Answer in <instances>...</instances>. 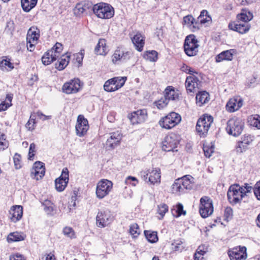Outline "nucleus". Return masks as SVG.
<instances>
[{
	"instance_id": "17",
	"label": "nucleus",
	"mask_w": 260,
	"mask_h": 260,
	"mask_svg": "<svg viewBox=\"0 0 260 260\" xmlns=\"http://www.w3.org/2000/svg\"><path fill=\"white\" fill-rule=\"evenodd\" d=\"M89 129L88 122L83 115H79L76 125V134L79 137L84 136Z\"/></svg>"
},
{
	"instance_id": "38",
	"label": "nucleus",
	"mask_w": 260,
	"mask_h": 260,
	"mask_svg": "<svg viewBox=\"0 0 260 260\" xmlns=\"http://www.w3.org/2000/svg\"><path fill=\"white\" fill-rule=\"evenodd\" d=\"M182 181L179 179H176L172 185V191L174 193L183 192V188L181 186L180 182Z\"/></svg>"
},
{
	"instance_id": "20",
	"label": "nucleus",
	"mask_w": 260,
	"mask_h": 260,
	"mask_svg": "<svg viewBox=\"0 0 260 260\" xmlns=\"http://www.w3.org/2000/svg\"><path fill=\"white\" fill-rule=\"evenodd\" d=\"M229 257L231 260H244L247 258L246 248L245 246L229 250Z\"/></svg>"
},
{
	"instance_id": "46",
	"label": "nucleus",
	"mask_w": 260,
	"mask_h": 260,
	"mask_svg": "<svg viewBox=\"0 0 260 260\" xmlns=\"http://www.w3.org/2000/svg\"><path fill=\"white\" fill-rule=\"evenodd\" d=\"M172 249L174 251H181V250L184 248V247L182 245V242L179 239L174 240L172 244Z\"/></svg>"
},
{
	"instance_id": "27",
	"label": "nucleus",
	"mask_w": 260,
	"mask_h": 260,
	"mask_svg": "<svg viewBox=\"0 0 260 260\" xmlns=\"http://www.w3.org/2000/svg\"><path fill=\"white\" fill-rule=\"evenodd\" d=\"M56 59V54H53V51H48L42 57V63L48 65Z\"/></svg>"
},
{
	"instance_id": "52",
	"label": "nucleus",
	"mask_w": 260,
	"mask_h": 260,
	"mask_svg": "<svg viewBox=\"0 0 260 260\" xmlns=\"http://www.w3.org/2000/svg\"><path fill=\"white\" fill-rule=\"evenodd\" d=\"M36 152V145L35 143H31L29 148L28 157V159L30 160H32L34 157L35 155Z\"/></svg>"
},
{
	"instance_id": "6",
	"label": "nucleus",
	"mask_w": 260,
	"mask_h": 260,
	"mask_svg": "<svg viewBox=\"0 0 260 260\" xmlns=\"http://www.w3.org/2000/svg\"><path fill=\"white\" fill-rule=\"evenodd\" d=\"M180 115L174 112H172L166 116L161 118L159 124L161 127L166 129H171L181 121Z\"/></svg>"
},
{
	"instance_id": "24",
	"label": "nucleus",
	"mask_w": 260,
	"mask_h": 260,
	"mask_svg": "<svg viewBox=\"0 0 260 260\" xmlns=\"http://www.w3.org/2000/svg\"><path fill=\"white\" fill-rule=\"evenodd\" d=\"M132 42L138 51L141 52L143 50L145 44V38L140 33H137L134 36Z\"/></svg>"
},
{
	"instance_id": "63",
	"label": "nucleus",
	"mask_w": 260,
	"mask_h": 260,
	"mask_svg": "<svg viewBox=\"0 0 260 260\" xmlns=\"http://www.w3.org/2000/svg\"><path fill=\"white\" fill-rule=\"evenodd\" d=\"M12 103H9L6 102V101H3L0 104V112L6 111L12 106Z\"/></svg>"
},
{
	"instance_id": "2",
	"label": "nucleus",
	"mask_w": 260,
	"mask_h": 260,
	"mask_svg": "<svg viewBox=\"0 0 260 260\" xmlns=\"http://www.w3.org/2000/svg\"><path fill=\"white\" fill-rule=\"evenodd\" d=\"M213 121V118L211 115L204 114L201 116L197 122L196 129L200 137L205 138L207 136L208 132Z\"/></svg>"
},
{
	"instance_id": "4",
	"label": "nucleus",
	"mask_w": 260,
	"mask_h": 260,
	"mask_svg": "<svg viewBox=\"0 0 260 260\" xmlns=\"http://www.w3.org/2000/svg\"><path fill=\"white\" fill-rule=\"evenodd\" d=\"M198 41L194 35L187 36L184 43V50L186 54L188 56H193L198 52Z\"/></svg>"
},
{
	"instance_id": "36",
	"label": "nucleus",
	"mask_w": 260,
	"mask_h": 260,
	"mask_svg": "<svg viewBox=\"0 0 260 260\" xmlns=\"http://www.w3.org/2000/svg\"><path fill=\"white\" fill-rule=\"evenodd\" d=\"M144 57L150 61L155 62L158 59V53L155 50L147 51L144 55Z\"/></svg>"
},
{
	"instance_id": "18",
	"label": "nucleus",
	"mask_w": 260,
	"mask_h": 260,
	"mask_svg": "<svg viewBox=\"0 0 260 260\" xmlns=\"http://www.w3.org/2000/svg\"><path fill=\"white\" fill-rule=\"evenodd\" d=\"M96 225L99 227H105L113 220V217L109 211L98 212L96 217Z\"/></svg>"
},
{
	"instance_id": "9",
	"label": "nucleus",
	"mask_w": 260,
	"mask_h": 260,
	"mask_svg": "<svg viewBox=\"0 0 260 260\" xmlns=\"http://www.w3.org/2000/svg\"><path fill=\"white\" fill-rule=\"evenodd\" d=\"M113 183L111 181L103 179L99 181L96 185V195L98 199H102L108 195L112 188Z\"/></svg>"
},
{
	"instance_id": "29",
	"label": "nucleus",
	"mask_w": 260,
	"mask_h": 260,
	"mask_svg": "<svg viewBox=\"0 0 260 260\" xmlns=\"http://www.w3.org/2000/svg\"><path fill=\"white\" fill-rule=\"evenodd\" d=\"M182 181L180 182L181 186H182L183 190L185 189H191L193 186V183L191 181V179L193 180V178L190 176H185L181 178H179Z\"/></svg>"
},
{
	"instance_id": "7",
	"label": "nucleus",
	"mask_w": 260,
	"mask_h": 260,
	"mask_svg": "<svg viewBox=\"0 0 260 260\" xmlns=\"http://www.w3.org/2000/svg\"><path fill=\"white\" fill-rule=\"evenodd\" d=\"M213 212L212 200L207 196H204L200 199L199 212L202 217L205 218L211 215Z\"/></svg>"
},
{
	"instance_id": "47",
	"label": "nucleus",
	"mask_w": 260,
	"mask_h": 260,
	"mask_svg": "<svg viewBox=\"0 0 260 260\" xmlns=\"http://www.w3.org/2000/svg\"><path fill=\"white\" fill-rule=\"evenodd\" d=\"M225 60H228V50L221 52L215 57V60L217 62H219Z\"/></svg>"
},
{
	"instance_id": "48",
	"label": "nucleus",
	"mask_w": 260,
	"mask_h": 260,
	"mask_svg": "<svg viewBox=\"0 0 260 260\" xmlns=\"http://www.w3.org/2000/svg\"><path fill=\"white\" fill-rule=\"evenodd\" d=\"M21 155L16 153L14 156L13 159H14V163L15 168L16 169H19L21 168Z\"/></svg>"
},
{
	"instance_id": "45",
	"label": "nucleus",
	"mask_w": 260,
	"mask_h": 260,
	"mask_svg": "<svg viewBox=\"0 0 260 260\" xmlns=\"http://www.w3.org/2000/svg\"><path fill=\"white\" fill-rule=\"evenodd\" d=\"M236 151L238 153H242L248 149V146L243 143L242 141H239L235 147Z\"/></svg>"
},
{
	"instance_id": "35",
	"label": "nucleus",
	"mask_w": 260,
	"mask_h": 260,
	"mask_svg": "<svg viewBox=\"0 0 260 260\" xmlns=\"http://www.w3.org/2000/svg\"><path fill=\"white\" fill-rule=\"evenodd\" d=\"M214 145L212 143L204 144L203 149L206 157L209 158L214 151Z\"/></svg>"
},
{
	"instance_id": "50",
	"label": "nucleus",
	"mask_w": 260,
	"mask_h": 260,
	"mask_svg": "<svg viewBox=\"0 0 260 260\" xmlns=\"http://www.w3.org/2000/svg\"><path fill=\"white\" fill-rule=\"evenodd\" d=\"M64 235L70 238H75V234L74 230L70 227H65L63 230Z\"/></svg>"
},
{
	"instance_id": "59",
	"label": "nucleus",
	"mask_w": 260,
	"mask_h": 260,
	"mask_svg": "<svg viewBox=\"0 0 260 260\" xmlns=\"http://www.w3.org/2000/svg\"><path fill=\"white\" fill-rule=\"evenodd\" d=\"M62 44L60 43H56L50 51H53V54L60 53L62 50Z\"/></svg>"
},
{
	"instance_id": "39",
	"label": "nucleus",
	"mask_w": 260,
	"mask_h": 260,
	"mask_svg": "<svg viewBox=\"0 0 260 260\" xmlns=\"http://www.w3.org/2000/svg\"><path fill=\"white\" fill-rule=\"evenodd\" d=\"M127 78L126 77H115L113 78V80L115 81V86L116 87V89H119L121 87H122L126 80Z\"/></svg>"
},
{
	"instance_id": "30",
	"label": "nucleus",
	"mask_w": 260,
	"mask_h": 260,
	"mask_svg": "<svg viewBox=\"0 0 260 260\" xmlns=\"http://www.w3.org/2000/svg\"><path fill=\"white\" fill-rule=\"evenodd\" d=\"M172 215L175 217H178L181 215H185L186 213V211L183 210V206L182 204L178 203L175 206L171 209Z\"/></svg>"
},
{
	"instance_id": "31",
	"label": "nucleus",
	"mask_w": 260,
	"mask_h": 260,
	"mask_svg": "<svg viewBox=\"0 0 260 260\" xmlns=\"http://www.w3.org/2000/svg\"><path fill=\"white\" fill-rule=\"evenodd\" d=\"M160 170L159 171L152 170L149 172V176L148 177V181L151 184H154L155 183L160 182Z\"/></svg>"
},
{
	"instance_id": "1",
	"label": "nucleus",
	"mask_w": 260,
	"mask_h": 260,
	"mask_svg": "<svg viewBox=\"0 0 260 260\" xmlns=\"http://www.w3.org/2000/svg\"><path fill=\"white\" fill-rule=\"evenodd\" d=\"M237 22L229 24V28L241 34H246L251 27L248 22L253 18L252 13L248 10H242L241 13L237 15Z\"/></svg>"
},
{
	"instance_id": "5",
	"label": "nucleus",
	"mask_w": 260,
	"mask_h": 260,
	"mask_svg": "<svg viewBox=\"0 0 260 260\" xmlns=\"http://www.w3.org/2000/svg\"><path fill=\"white\" fill-rule=\"evenodd\" d=\"M180 140L179 136L175 133L167 135L162 142V150L167 152L177 151V150L175 149L179 144Z\"/></svg>"
},
{
	"instance_id": "44",
	"label": "nucleus",
	"mask_w": 260,
	"mask_h": 260,
	"mask_svg": "<svg viewBox=\"0 0 260 260\" xmlns=\"http://www.w3.org/2000/svg\"><path fill=\"white\" fill-rule=\"evenodd\" d=\"M155 103L158 109H161L167 106L169 103V101L165 96H164V98H162L160 100L155 102Z\"/></svg>"
},
{
	"instance_id": "25",
	"label": "nucleus",
	"mask_w": 260,
	"mask_h": 260,
	"mask_svg": "<svg viewBox=\"0 0 260 260\" xmlns=\"http://www.w3.org/2000/svg\"><path fill=\"white\" fill-rule=\"evenodd\" d=\"M70 58V53H67L66 55L61 56L60 60L55 63V68L59 71L63 70L69 64Z\"/></svg>"
},
{
	"instance_id": "49",
	"label": "nucleus",
	"mask_w": 260,
	"mask_h": 260,
	"mask_svg": "<svg viewBox=\"0 0 260 260\" xmlns=\"http://www.w3.org/2000/svg\"><path fill=\"white\" fill-rule=\"evenodd\" d=\"M181 70L182 71L187 74H190V76L194 75V74L197 75L198 74L197 72L185 64H183V66L181 67Z\"/></svg>"
},
{
	"instance_id": "34",
	"label": "nucleus",
	"mask_w": 260,
	"mask_h": 260,
	"mask_svg": "<svg viewBox=\"0 0 260 260\" xmlns=\"http://www.w3.org/2000/svg\"><path fill=\"white\" fill-rule=\"evenodd\" d=\"M144 234L148 241L152 243L156 242L158 240L157 232L150 231H145Z\"/></svg>"
},
{
	"instance_id": "53",
	"label": "nucleus",
	"mask_w": 260,
	"mask_h": 260,
	"mask_svg": "<svg viewBox=\"0 0 260 260\" xmlns=\"http://www.w3.org/2000/svg\"><path fill=\"white\" fill-rule=\"evenodd\" d=\"M241 140V141H243V143L248 146L253 141L254 136L250 135H245L243 137H242Z\"/></svg>"
},
{
	"instance_id": "26",
	"label": "nucleus",
	"mask_w": 260,
	"mask_h": 260,
	"mask_svg": "<svg viewBox=\"0 0 260 260\" xmlns=\"http://www.w3.org/2000/svg\"><path fill=\"white\" fill-rule=\"evenodd\" d=\"M196 103L199 106H202L204 104L209 101V93L206 91H199L196 94Z\"/></svg>"
},
{
	"instance_id": "57",
	"label": "nucleus",
	"mask_w": 260,
	"mask_h": 260,
	"mask_svg": "<svg viewBox=\"0 0 260 260\" xmlns=\"http://www.w3.org/2000/svg\"><path fill=\"white\" fill-rule=\"evenodd\" d=\"M32 169H36L38 171H42V170H43L45 171V164L41 161H37L34 164Z\"/></svg>"
},
{
	"instance_id": "10",
	"label": "nucleus",
	"mask_w": 260,
	"mask_h": 260,
	"mask_svg": "<svg viewBox=\"0 0 260 260\" xmlns=\"http://www.w3.org/2000/svg\"><path fill=\"white\" fill-rule=\"evenodd\" d=\"M202 86V82L196 75L189 76L186 77L185 87L188 94L194 93Z\"/></svg>"
},
{
	"instance_id": "3",
	"label": "nucleus",
	"mask_w": 260,
	"mask_h": 260,
	"mask_svg": "<svg viewBox=\"0 0 260 260\" xmlns=\"http://www.w3.org/2000/svg\"><path fill=\"white\" fill-rule=\"evenodd\" d=\"M92 10L97 17L102 19H110L114 15L113 8L106 3H101L94 5Z\"/></svg>"
},
{
	"instance_id": "55",
	"label": "nucleus",
	"mask_w": 260,
	"mask_h": 260,
	"mask_svg": "<svg viewBox=\"0 0 260 260\" xmlns=\"http://www.w3.org/2000/svg\"><path fill=\"white\" fill-rule=\"evenodd\" d=\"M15 30V24L13 21L10 20L7 22V25L5 28V30L10 32L11 34Z\"/></svg>"
},
{
	"instance_id": "14",
	"label": "nucleus",
	"mask_w": 260,
	"mask_h": 260,
	"mask_svg": "<svg viewBox=\"0 0 260 260\" xmlns=\"http://www.w3.org/2000/svg\"><path fill=\"white\" fill-rule=\"evenodd\" d=\"M131 57V52L125 51L120 47H117L112 56V61L116 64L119 62H124L129 60Z\"/></svg>"
},
{
	"instance_id": "64",
	"label": "nucleus",
	"mask_w": 260,
	"mask_h": 260,
	"mask_svg": "<svg viewBox=\"0 0 260 260\" xmlns=\"http://www.w3.org/2000/svg\"><path fill=\"white\" fill-rule=\"evenodd\" d=\"M10 260H26L24 256L18 253L10 255Z\"/></svg>"
},
{
	"instance_id": "58",
	"label": "nucleus",
	"mask_w": 260,
	"mask_h": 260,
	"mask_svg": "<svg viewBox=\"0 0 260 260\" xmlns=\"http://www.w3.org/2000/svg\"><path fill=\"white\" fill-rule=\"evenodd\" d=\"M242 187L244 197L247 196V193L251 192L252 190L253 191V187L247 183H245L244 186Z\"/></svg>"
},
{
	"instance_id": "28",
	"label": "nucleus",
	"mask_w": 260,
	"mask_h": 260,
	"mask_svg": "<svg viewBox=\"0 0 260 260\" xmlns=\"http://www.w3.org/2000/svg\"><path fill=\"white\" fill-rule=\"evenodd\" d=\"M95 53L98 55H106V40L104 39H100L94 49Z\"/></svg>"
},
{
	"instance_id": "16",
	"label": "nucleus",
	"mask_w": 260,
	"mask_h": 260,
	"mask_svg": "<svg viewBox=\"0 0 260 260\" xmlns=\"http://www.w3.org/2000/svg\"><path fill=\"white\" fill-rule=\"evenodd\" d=\"M69 171L67 168L62 169L59 177L55 180V188L58 191H62L69 182Z\"/></svg>"
},
{
	"instance_id": "8",
	"label": "nucleus",
	"mask_w": 260,
	"mask_h": 260,
	"mask_svg": "<svg viewBox=\"0 0 260 260\" xmlns=\"http://www.w3.org/2000/svg\"><path fill=\"white\" fill-rule=\"evenodd\" d=\"M244 197L242 187L238 184L231 185L229 188V201L231 204L240 203Z\"/></svg>"
},
{
	"instance_id": "61",
	"label": "nucleus",
	"mask_w": 260,
	"mask_h": 260,
	"mask_svg": "<svg viewBox=\"0 0 260 260\" xmlns=\"http://www.w3.org/2000/svg\"><path fill=\"white\" fill-rule=\"evenodd\" d=\"M31 0H28L27 1V4H28V6H27V5H24V2H23V0H21V7H22V8L23 9V10L24 11V12H29L32 9H33L34 8H30V7H31Z\"/></svg>"
},
{
	"instance_id": "21",
	"label": "nucleus",
	"mask_w": 260,
	"mask_h": 260,
	"mask_svg": "<svg viewBox=\"0 0 260 260\" xmlns=\"http://www.w3.org/2000/svg\"><path fill=\"white\" fill-rule=\"evenodd\" d=\"M180 93L178 90H175L172 86H168L165 90V96L169 101L179 100Z\"/></svg>"
},
{
	"instance_id": "12",
	"label": "nucleus",
	"mask_w": 260,
	"mask_h": 260,
	"mask_svg": "<svg viewBox=\"0 0 260 260\" xmlns=\"http://www.w3.org/2000/svg\"><path fill=\"white\" fill-rule=\"evenodd\" d=\"M81 88V81L78 78H74L64 83L62 91L66 94L78 92Z\"/></svg>"
},
{
	"instance_id": "33",
	"label": "nucleus",
	"mask_w": 260,
	"mask_h": 260,
	"mask_svg": "<svg viewBox=\"0 0 260 260\" xmlns=\"http://www.w3.org/2000/svg\"><path fill=\"white\" fill-rule=\"evenodd\" d=\"M24 239L25 236L18 232L10 233L8 237L9 242H18L23 241Z\"/></svg>"
},
{
	"instance_id": "13",
	"label": "nucleus",
	"mask_w": 260,
	"mask_h": 260,
	"mask_svg": "<svg viewBox=\"0 0 260 260\" xmlns=\"http://www.w3.org/2000/svg\"><path fill=\"white\" fill-rule=\"evenodd\" d=\"M110 137L106 141V147L108 150H112L119 146L123 135L121 131H116L110 133Z\"/></svg>"
},
{
	"instance_id": "42",
	"label": "nucleus",
	"mask_w": 260,
	"mask_h": 260,
	"mask_svg": "<svg viewBox=\"0 0 260 260\" xmlns=\"http://www.w3.org/2000/svg\"><path fill=\"white\" fill-rule=\"evenodd\" d=\"M129 233L133 238L137 237L140 234V229L139 225L137 223H134L130 225Z\"/></svg>"
},
{
	"instance_id": "51",
	"label": "nucleus",
	"mask_w": 260,
	"mask_h": 260,
	"mask_svg": "<svg viewBox=\"0 0 260 260\" xmlns=\"http://www.w3.org/2000/svg\"><path fill=\"white\" fill-rule=\"evenodd\" d=\"M8 67L10 70H12L14 68V66L13 64L10 62V60L7 59H3L0 62V68L3 70L4 68H6Z\"/></svg>"
},
{
	"instance_id": "23",
	"label": "nucleus",
	"mask_w": 260,
	"mask_h": 260,
	"mask_svg": "<svg viewBox=\"0 0 260 260\" xmlns=\"http://www.w3.org/2000/svg\"><path fill=\"white\" fill-rule=\"evenodd\" d=\"M10 214H11L10 217L11 221L14 222H17L22 218L23 215L22 207L20 205L13 206L10 211Z\"/></svg>"
},
{
	"instance_id": "60",
	"label": "nucleus",
	"mask_w": 260,
	"mask_h": 260,
	"mask_svg": "<svg viewBox=\"0 0 260 260\" xmlns=\"http://www.w3.org/2000/svg\"><path fill=\"white\" fill-rule=\"evenodd\" d=\"M125 183L126 184H132V185L136 186V184L138 183V181L137 179L135 177L128 176L126 178Z\"/></svg>"
},
{
	"instance_id": "43",
	"label": "nucleus",
	"mask_w": 260,
	"mask_h": 260,
	"mask_svg": "<svg viewBox=\"0 0 260 260\" xmlns=\"http://www.w3.org/2000/svg\"><path fill=\"white\" fill-rule=\"evenodd\" d=\"M157 208V212L161 216V217L159 218V219H160L163 218L166 213H167L168 211L169 207L167 204H162L159 205H158Z\"/></svg>"
},
{
	"instance_id": "40",
	"label": "nucleus",
	"mask_w": 260,
	"mask_h": 260,
	"mask_svg": "<svg viewBox=\"0 0 260 260\" xmlns=\"http://www.w3.org/2000/svg\"><path fill=\"white\" fill-rule=\"evenodd\" d=\"M45 173V171L43 170H42V171H38L36 169H32L30 173V176L31 178L38 180L44 176Z\"/></svg>"
},
{
	"instance_id": "56",
	"label": "nucleus",
	"mask_w": 260,
	"mask_h": 260,
	"mask_svg": "<svg viewBox=\"0 0 260 260\" xmlns=\"http://www.w3.org/2000/svg\"><path fill=\"white\" fill-rule=\"evenodd\" d=\"M0 145L3 146V150L7 148L9 146V143L6 140V136L2 134L0 136Z\"/></svg>"
},
{
	"instance_id": "32",
	"label": "nucleus",
	"mask_w": 260,
	"mask_h": 260,
	"mask_svg": "<svg viewBox=\"0 0 260 260\" xmlns=\"http://www.w3.org/2000/svg\"><path fill=\"white\" fill-rule=\"evenodd\" d=\"M115 81L113 80V78L106 81L104 85V89L107 92H113L117 90L115 88Z\"/></svg>"
},
{
	"instance_id": "15",
	"label": "nucleus",
	"mask_w": 260,
	"mask_h": 260,
	"mask_svg": "<svg viewBox=\"0 0 260 260\" xmlns=\"http://www.w3.org/2000/svg\"><path fill=\"white\" fill-rule=\"evenodd\" d=\"M133 124H137L144 122L148 118L146 109L138 110L131 113L128 116Z\"/></svg>"
},
{
	"instance_id": "54",
	"label": "nucleus",
	"mask_w": 260,
	"mask_h": 260,
	"mask_svg": "<svg viewBox=\"0 0 260 260\" xmlns=\"http://www.w3.org/2000/svg\"><path fill=\"white\" fill-rule=\"evenodd\" d=\"M253 192L256 199L260 201V180L254 185Z\"/></svg>"
},
{
	"instance_id": "37",
	"label": "nucleus",
	"mask_w": 260,
	"mask_h": 260,
	"mask_svg": "<svg viewBox=\"0 0 260 260\" xmlns=\"http://www.w3.org/2000/svg\"><path fill=\"white\" fill-rule=\"evenodd\" d=\"M248 122L250 124L254 126L258 129H260V116L258 115H254L251 116L248 119Z\"/></svg>"
},
{
	"instance_id": "11",
	"label": "nucleus",
	"mask_w": 260,
	"mask_h": 260,
	"mask_svg": "<svg viewBox=\"0 0 260 260\" xmlns=\"http://www.w3.org/2000/svg\"><path fill=\"white\" fill-rule=\"evenodd\" d=\"M229 135L234 137L239 136L243 129L244 123L239 118H232L229 120Z\"/></svg>"
},
{
	"instance_id": "19",
	"label": "nucleus",
	"mask_w": 260,
	"mask_h": 260,
	"mask_svg": "<svg viewBox=\"0 0 260 260\" xmlns=\"http://www.w3.org/2000/svg\"><path fill=\"white\" fill-rule=\"evenodd\" d=\"M40 37V31L37 29L32 30L30 28L27 33L26 37L27 48L29 51H32L35 48V45Z\"/></svg>"
},
{
	"instance_id": "22",
	"label": "nucleus",
	"mask_w": 260,
	"mask_h": 260,
	"mask_svg": "<svg viewBox=\"0 0 260 260\" xmlns=\"http://www.w3.org/2000/svg\"><path fill=\"white\" fill-rule=\"evenodd\" d=\"M243 100L239 96H234L229 100V112H234L242 107Z\"/></svg>"
},
{
	"instance_id": "41",
	"label": "nucleus",
	"mask_w": 260,
	"mask_h": 260,
	"mask_svg": "<svg viewBox=\"0 0 260 260\" xmlns=\"http://www.w3.org/2000/svg\"><path fill=\"white\" fill-rule=\"evenodd\" d=\"M42 205L44 206V210L47 214H51L53 211V207L52 203L49 200H46L42 203Z\"/></svg>"
},
{
	"instance_id": "62",
	"label": "nucleus",
	"mask_w": 260,
	"mask_h": 260,
	"mask_svg": "<svg viewBox=\"0 0 260 260\" xmlns=\"http://www.w3.org/2000/svg\"><path fill=\"white\" fill-rule=\"evenodd\" d=\"M193 20H194V18L190 15H187L183 17V22L189 25L193 23Z\"/></svg>"
}]
</instances>
